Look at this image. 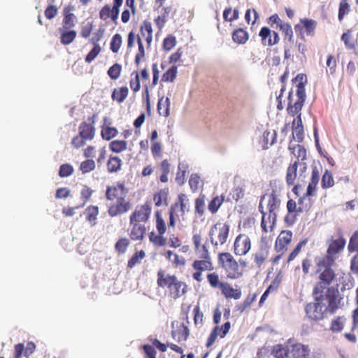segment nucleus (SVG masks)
<instances>
[{"label": "nucleus", "instance_id": "cd10ccee", "mask_svg": "<svg viewBox=\"0 0 358 358\" xmlns=\"http://www.w3.org/2000/svg\"><path fill=\"white\" fill-rule=\"evenodd\" d=\"M317 27V22L313 19L303 18L300 20V23L295 26L296 29H304L306 34L313 36Z\"/></svg>", "mask_w": 358, "mask_h": 358}, {"label": "nucleus", "instance_id": "c756f323", "mask_svg": "<svg viewBox=\"0 0 358 358\" xmlns=\"http://www.w3.org/2000/svg\"><path fill=\"white\" fill-rule=\"evenodd\" d=\"M320 173L318 170L315 168L311 173L310 180L308 183L306 190V195L314 196L316 195L317 185L320 180Z\"/></svg>", "mask_w": 358, "mask_h": 358}, {"label": "nucleus", "instance_id": "13d9d810", "mask_svg": "<svg viewBox=\"0 0 358 358\" xmlns=\"http://www.w3.org/2000/svg\"><path fill=\"white\" fill-rule=\"evenodd\" d=\"M122 69V65L118 63H115L108 69L107 73L110 79L115 80L120 76Z\"/></svg>", "mask_w": 358, "mask_h": 358}, {"label": "nucleus", "instance_id": "f03ea898", "mask_svg": "<svg viewBox=\"0 0 358 358\" xmlns=\"http://www.w3.org/2000/svg\"><path fill=\"white\" fill-rule=\"evenodd\" d=\"M345 244L346 241L342 236L336 239L331 238L327 241L326 254L315 259V273L317 278L336 282L337 273L333 266L336 265L338 255L344 250Z\"/></svg>", "mask_w": 358, "mask_h": 358}, {"label": "nucleus", "instance_id": "8fccbe9b", "mask_svg": "<svg viewBox=\"0 0 358 358\" xmlns=\"http://www.w3.org/2000/svg\"><path fill=\"white\" fill-rule=\"evenodd\" d=\"M280 30L284 35L285 40H287L290 43L294 42L293 31L291 25L288 22H282L278 27Z\"/></svg>", "mask_w": 358, "mask_h": 358}, {"label": "nucleus", "instance_id": "6ab92c4d", "mask_svg": "<svg viewBox=\"0 0 358 358\" xmlns=\"http://www.w3.org/2000/svg\"><path fill=\"white\" fill-rule=\"evenodd\" d=\"M117 202L110 205L108 210V213L110 217H115L128 212L131 208L130 201L122 198L116 199Z\"/></svg>", "mask_w": 358, "mask_h": 358}, {"label": "nucleus", "instance_id": "e433bc0d", "mask_svg": "<svg viewBox=\"0 0 358 358\" xmlns=\"http://www.w3.org/2000/svg\"><path fill=\"white\" fill-rule=\"evenodd\" d=\"M129 94V89L127 86L115 88L112 92L111 98L113 101H116L117 103H122Z\"/></svg>", "mask_w": 358, "mask_h": 358}, {"label": "nucleus", "instance_id": "4c0bfd02", "mask_svg": "<svg viewBox=\"0 0 358 358\" xmlns=\"http://www.w3.org/2000/svg\"><path fill=\"white\" fill-rule=\"evenodd\" d=\"M206 278L209 285L214 289H220L224 282L221 280L220 275L217 271H210L207 273Z\"/></svg>", "mask_w": 358, "mask_h": 358}, {"label": "nucleus", "instance_id": "09e8293b", "mask_svg": "<svg viewBox=\"0 0 358 358\" xmlns=\"http://www.w3.org/2000/svg\"><path fill=\"white\" fill-rule=\"evenodd\" d=\"M346 318L343 316H338L331 321L330 330L334 333L341 332L343 328Z\"/></svg>", "mask_w": 358, "mask_h": 358}, {"label": "nucleus", "instance_id": "f257e3e1", "mask_svg": "<svg viewBox=\"0 0 358 358\" xmlns=\"http://www.w3.org/2000/svg\"><path fill=\"white\" fill-rule=\"evenodd\" d=\"M316 279L312 292L314 301L305 306L306 316L313 322L335 313L340 304L338 290L332 287L335 282L317 277Z\"/></svg>", "mask_w": 358, "mask_h": 358}, {"label": "nucleus", "instance_id": "a18cd8bd", "mask_svg": "<svg viewBox=\"0 0 358 358\" xmlns=\"http://www.w3.org/2000/svg\"><path fill=\"white\" fill-rule=\"evenodd\" d=\"M334 179L333 173L329 170H325L322 175L321 180V187L322 189L331 188L334 185Z\"/></svg>", "mask_w": 358, "mask_h": 358}, {"label": "nucleus", "instance_id": "5fc2aeb1", "mask_svg": "<svg viewBox=\"0 0 358 358\" xmlns=\"http://www.w3.org/2000/svg\"><path fill=\"white\" fill-rule=\"evenodd\" d=\"M96 164L92 159H87L81 162L79 169L83 174L90 173L95 169Z\"/></svg>", "mask_w": 358, "mask_h": 358}, {"label": "nucleus", "instance_id": "f8f14e48", "mask_svg": "<svg viewBox=\"0 0 358 358\" xmlns=\"http://www.w3.org/2000/svg\"><path fill=\"white\" fill-rule=\"evenodd\" d=\"M122 2L123 0H113L112 8L108 4L105 5L99 11L100 19L104 21L110 19L113 22L116 24Z\"/></svg>", "mask_w": 358, "mask_h": 358}, {"label": "nucleus", "instance_id": "0e129e2a", "mask_svg": "<svg viewBox=\"0 0 358 358\" xmlns=\"http://www.w3.org/2000/svg\"><path fill=\"white\" fill-rule=\"evenodd\" d=\"M348 250L350 253L355 252L358 253V231H355L350 238Z\"/></svg>", "mask_w": 358, "mask_h": 358}, {"label": "nucleus", "instance_id": "bf43d9fd", "mask_svg": "<svg viewBox=\"0 0 358 358\" xmlns=\"http://www.w3.org/2000/svg\"><path fill=\"white\" fill-rule=\"evenodd\" d=\"M308 243L307 239H303L294 248V249L292 251V252L289 255L288 258L287 259V263L289 264L292 261H293L300 253L302 247L305 246L306 243Z\"/></svg>", "mask_w": 358, "mask_h": 358}, {"label": "nucleus", "instance_id": "20e7f679", "mask_svg": "<svg viewBox=\"0 0 358 358\" xmlns=\"http://www.w3.org/2000/svg\"><path fill=\"white\" fill-rule=\"evenodd\" d=\"M157 276V285L164 289L170 298L178 299L187 292V284L180 280L176 275L166 273L164 270L159 269Z\"/></svg>", "mask_w": 358, "mask_h": 358}, {"label": "nucleus", "instance_id": "423d86ee", "mask_svg": "<svg viewBox=\"0 0 358 358\" xmlns=\"http://www.w3.org/2000/svg\"><path fill=\"white\" fill-rule=\"evenodd\" d=\"M97 115L93 114L91 117L87 118V122L80 123L78 127V134L74 136L71 141L72 145L78 149L84 146L87 141H92L95 136V120Z\"/></svg>", "mask_w": 358, "mask_h": 358}, {"label": "nucleus", "instance_id": "4d7b16f0", "mask_svg": "<svg viewBox=\"0 0 358 358\" xmlns=\"http://www.w3.org/2000/svg\"><path fill=\"white\" fill-rule=\"evenodd\" d=\"M145 257V253L143 250L136 251L129 260L127 267L132 268L136 264L140 263Z\"/></svg>", "mask_w": 358, "mask_h": 358}, {"label": "nucleus", "instance_id": "72a5a7b5", "mask_svg": "<svg viewBox=\"0 0 358 358\" xmlns=\"http://www.w3.org/2000/svg\"><path fill=\"white\" fill-rule=\"evenodd\" d=\"M168 189H162L156 192L153 195V201L155 206H168Z\"/></svg>", "mask_w": 358, "mask_h": 358}, {"label": "nucleus", "instance_id": "dca6fc26", "mask_svg": "<svg viewBox=\"0 0 358 358\" xmlns=\"http://www.w3.org/2000/svg\"><path fill=\"white\" fill-rule=\"evenodd\" d=\"M258 210L262 214L261 228L264 233L272 231L277 220V213L265 210L264 206L259 203Z\"/></svg>", "mask_w": 358, "mask_h": 358}, {"label": "nucleus", "instance_id": "2f4dec72", "mask_svg": "<svg viewBox=\"0 0 358 358\" xmlns=\"http://www.w3.org/2000/svg\"><path fill=\"white\" fill-rule=\"evenodd\" d=\"M140 32L142 37L145 38L148 46L152 41V23L148 20H144L140 27Z\"/></svg>", "mask_w": 358, "mask_h": 358}, {"label": "nucleus", "instance_id": "37998d69", "mask_svg": "<svg viewBox=\"0 0 358 358\" xmlns=\"http://www.w3.org/2000/svg\"><path fill=\"white\" fill-rule=\"evenodd\" d=\"M350 0H341L338 6V19L341 22L351 11Z\"/></svg>", "mask_w": 358, "mask_h": 358}, {"label": "nucleus", "instance_id": "4be33fe9", "mask_svg": "<svg viewBox=\"0 0 358 358\" xmlns=\"http://www.w3.org/2000/svg\"><path fill=\"white\" fill-rule=\"evenodd\" d=\"M192 240L194 252L199 257H211L206 244L202 243L203 238L200 232L194 233Z\"/></svg>", "mask_w": 358, "mask_h": 358}, {"label": "nucleus", "instance_id": "5701e85b", "mask_svg": "<svg viewBox=\"0 0 358 358\" xmlns=\"http://www.w3.org/2000/svg\"><path fill=\"white\" fill-rule=\"evenodd\" d=\"M292 232L289 230L282 231L278 235L275 243V249L278 252L284 253L287 250V245L292 240Z\"/></svg>", "mask_w": 358, "mask_h": 358}, {"label": "nucleus", "instance_id": "49530a36", "mask_svg": "<svg viewBox=\"0 0 358 358\" xmlns=\"http://www.w3.org/2000/svg\"><path fill=\"white\" fill-rule=\"evenodd\" d=\"M310 196L305 194L298 200V211L300 213L308 212L312 207V201L310 199Z\"/></svg>", "mask_w": 358, "mask_h": 358}, {"label": "nucleus", "instance_id": "4468645a", "mask_svg": "<svg viewBox=\"0 0 358 358\" xmlns=\"http://www.w3.org/2000/svg\"><path fill=\"white\" fill-rule=\"evenodd\" d=\"M234 253L237 256L245 255L251 249V240L245 234H238L234 243Z\"/></svg>", "mask_w": 358, "mask_h": 358}, {"label": "nucleus", "instance_id": "473e14b6", "mask_svg": "<svg viewBox=\"0 0 358 358\" xmlns=\"http://www.w3.org/2000/svg\"><path fill=\"white\" fill-rule=\"evenodd\" d=\"M122 161L117 156L110 155L107 161V171L109 173H117L122 169Z\"/></svg>", "mask_w": 358, "mask_h": 358}, {"label": "nucleus", "instance_id": "412c9836", "mask_svg": "<svg viewBox=\"0 0 358 358\" xmlns=\"http://www.w3.org/2000/svg\"><path fill=\"white\" fill-rule=\"evenodd\" d=\"M290 355V358H311V352L309 345L297 343L291 345L290 349H287Z\"/></svg>", "mask_w": 358, "mask_h": 358}, {"label": "nucleus", "instance_id": "2eb2a0df", "mask_svg": "<svg viewBox=\"0 0 358 358\" xmlns=\"http://www.w3.org/2000/svg\"><path fill=\"white\" fill-rule=\"evenodd\" d=\"M128 194V189L124 182H117L113 185L108 186L106 190V198L109 201L125 198Z\"/></svg>", "mask_w": 358, "mask_h": 358}, {"label": "nucleus", "instance_id": "69168bd1", "mask_svg": "<svg viewBox=\"0 0 358 358\" xmlns=\"http://www.w3.org/2000/svg\"><path fill=\"white\" fill-rule=\"evenodd\" d=\"M122 36L120 34H115L110 41V50L113 52L117 53L118 52L121 45H122Z\"/></svg>", "mask_w": 358, "mask_h": 358}, {"label": "nucleus", "instance_id": "1a4fd4ad", "mask_svg": "<svg viewBox=\"0 0 358 358\" xmlns=\"http://www.w3.org/2000/svg\"><path fill=\"white\" fill-rule=\"evenodd\" d=\"M192 276L197 282H202L203 273L213 271V262L211 257H200L194 259L192 263Z\"/></svg>", "mask_w": 358, "mask_h": 358}, {"label": "nucleus", "instance_id": "0eeeda50", "mask_svg": "<svg viewBox=\"0 0 358 358\" xmlns=\"http://www.w3.org/2000/svg\"><path fill=\"white\" fill-rule=\"evenodd\" d=\"M189 210V201L185 194H180L177 200L169 208V227L174 228L177 222L185 220V215Z\"/></svg>", "mask_w": 358, "mask_h": 358}, {"label": "nucleus", "instance_id": "603ef678", "mask_svg": "<svg viewBox=\"0 0 358 358\" xmlns=\"http://www.w3.org/2000/svg\"><path fill=\"white\" fill-rule=\"evenodd\" d=\"M271 354L274 358H288L289 357V351L281 344L274 345Z\"/></svg>", "mask_w": 358, "mask_h": 358}, {"label": "nucleus", "instance_id": "6e6552de", "mask_svg": "<svg viewBox=\"0 0 358 358\" xmlns=\"http://www.w3.org/2000/svg\"><path fill=\"white\" fill-rule=\"evenodd\" d=\"M231 227L229 222L218 221L209 230L208 236L214 247L224 245L229 238Z\"/></svg>", "mask_w": 358, "mask_h": 358}, {"label": "nucleus", "instance_id": "774afa93", "mask_svg": "<svg viewBox=\"0 0 358 358\" xmlns=\"http://www.w3.org/2000/svg\"><path fill=\"white\" fill-rule=\"evenodd\" d=\"M201 180L199 176L196 173L192 174L189 180V185L192 192H196L201 187Z\"/></svg>", "mask_w": 358, "mask_h": 358}, {"label": "nucleus", "instance_id": "052dcab7", "mask_svg": "<svg viewBox=\"0 0 358 358\" xmlns=\"http://www.w3.org/2000/svg\"><path fill=\"white\" fill-rule=\"evenodd\" d=\"M163 10L164 13L162 14V15H159L154 20L156 26L159 29H162L164 27L166 22V17L170 12V8L164 7L163 8Z\"/></svg>", "mask_w": 358, "mask_h": 358}, {"label": "nucleus", "instance_id": "7c9ffc66", "mask_svg": "<svg viewBox=\"0 0 358 358\" xmlns=\"http://www.w3.org/2000/svg\"><path fill=\"white\" fill-rule=\"evenodd\" d=\"M222 294L227 299H239L241 297V290L240 289L233 288L229 283L225 282L220 289Z\"/></svg>", "mask_w": 358, "mask_h": 358}, {"label": "nucleus", "instance_id": "a878e982", "mask_svg": "<svg viewBox=\"0 0 358 358\" xmlns=\"http://www.w3.org/2000/svg\"><path fill=\"white\" fill-rule=\"evenodd\" d=\"M72 6H66L63 10L62 27L64 29H72L75 27L76 22V17L71 11L73 10Z\"/></svg>", "mask_w": 358, "mask_h": 358}, {"label": "nucleus", "instance_id": "ea45409f", "mask_svg": "<svg viewBox=\"0 0 358 358\" xmlns=\"http://www.w3.org/2000/svg\"><path fill=\"white\" fill-rule=\"evenodd\" d=\"M84 213L86 215V220L89 222L92 226H94L96 224V219L99 215V208L96 206H88Z\"/></svg>", "mask_w": 358, "mask_h": 358}, {"label": "nucleus", "instance_id": "c9c22d12", "mask_svg": "<svg viewBox=\"0 0 358 358\" xmlns=\"http://www.w3.org/2000/svg\"><path fill=\"white\" fill-rule=\"evenodd\" d=\"M298 165L299 163L294 162L293 164H289L287 169L286 182L288 186H292L295 182V180L297 177Z\"/></svg>", "mask_w": 358, "mask_h": 358}, {"label": "nucleus", "instance_id": "3c124183", "mask_svg": "<svg viewBox=\"0 0 358 358\" xmlns=\"http://www.w3.org/2000/svg\"><path fill=\"white\" fill-rule=\"evenodd\" d=\"M118 134L117 129L115 127L103 125L101 127V137L106 141H110L115 137Z\"/></svg>", "mask_w": 358, "mask_h": 358}, {"label": "nucleus", "instance_id": "6e6d98bb", "mask_svg": "<svg viewBox=\"0 0 358 358\" xmlns=\"http://www.w3.org/2000/svg\"><path fill=\"white\" fill-rule=\"evenodd\" d=\"M178 68L176 66H172L167 71H166L162 77L163 82H173L177 76Z\"/></svg>", "mask_w": 358, "mask_h": 358}, {"label": "nucleus", "instance_id": "58836bf2", "mask_svg": "<svg viewBox=\"0 0 358 358\" xmlns=\"http://www.w3.org/2000/svg\"><path fill=\"white\" fill-rule=\"evenodd\" d=\"M277 132L275 130H266L263 134V148H268L276 142Z\"/></svg>", "mask_w": 358, "mask_h": 358}, {"label": "nucleus", "instance_id": "f704fd0d", "mask_svg": "<svg viewBox=\"0 0 358 358\" xmlns=\"http://www.w3.org/2000/svg\"><path fill=\"white\" fill-rule=\"evenodd\" d=\"M171 101L169 97H162L157 103V111L162 116L167 117L170 115Z\"/></svg>", "mask_w": 358, "mask_h": 358}, {"label": "nucleus", "instance_id": "7ed1b4c3", "mask_svg": "<svg viewBox=\"0 0 358 358\" xmlns=\"http://www.w3.org/2000/svg\"><path fill=\"white\" fill-rule=\"evenodd\" d=\"M292 82L296 83V94L297 100L293 103L292 91L289 92L287 112L292 115H296V118L292 122V134L296 136L298 142L303 141L304 138V129L301 119V109L306 100L305 85L307 83V78L305 74L299 73L293 80Z\"/></svg>", "mask_w": 358, "mask_h": 358}, {"label": "nucleus", "instance_id": "79ce46f5", "mask_svg": "<svg viewBox=\"0 0 358 358\" xmlns=\"http://www.w3.org/2000/svg\"><path fill=\"white\" fill-rule=\"evenodd\" d=\"M249 38L248 32L242 28L234 30L232 33L233 41L238 44L245 43Z\"/></svg>", "mask_w": 358, "mask_h": 358}, {"label": "nucleus", "instance_id": "b1692460", "mask_svg": "<svg viewBox=\"0 0 358 358\" xmlns=\"http://www.w3.org/2000/svg\"><path fill=\"white\" fill-rule=\"evenodd\" d=\"M129 238L132 241H143L147 231L145 224L129 222Z\"/></svg>", "mask_w": 358, "mask_h": 358}, {"label": "nucleus", "instance_id": "39448f33", "mask_svg": "<svg viewBox=\"0 0 358 358\" xmlns=\"http://www.w3.org/2000/svg\"><path fill=\"white\" fill-rule=\"evenodd\" d=\"M217 262L218 265L224 271L227 278L231 280L242 278L248 266V263L245 259H240L236 261L229 252L219 253Z\"/></svg>", "mask_w": 358, "mask_h": 358}, {"label": "nucleus", "instance_id": "338daca9", "mask_svg": "<svg viewBox=\"0 0 358 358\" xmlns=\"http://www.w3.org/2000/svg\"><path fill=\"white\" fill-rule=\"evenodd\" d=\"M268 252L267 251H259L253 255L254 262L255 265L260 268L265 260L267 259Z\"/></svg>", "mask_w": 358, "mask_h": 358}, {"label": "nucleus", "instance_id": "c85d7f7f", "mask_svg": "<svg viewBox=\"0 0 358 358\" xmlns=\"http://www.w3.org/2000/svg\"><path fill=\"white\" fill-rule=\"evenodd\" d=\"M60 42L62 45H67L73 42L77 36L76 31L71 29L59 28Z\"/></svg>", "mask_w": 358, "mask_h": 358}, {"label": "nucleus", "instance_id": "680f3d73", "mask_svg": "<svg viewBox=\"0 0 358 358\" xmlns=\"http://www.w3.org/2000/svg\"><path fill=\"white\" fill-rule=\"evenodd\" d=\"M239 17V13L237 9L232 10L231 7L227 8L223 12V18L225 21L232 22Z\"/></svg>", "mask_w": 358, "mask_h": 358}, {"label": "nucleus", "instance_id": "aec40b11", "mask_svg": "<svg viewBox=\"0 0 358 358\" xmlns=\"http://www.w3.org/2000/svg\"><path fill=\"white\" fill-rule=\"evenodd\" d=\"M259 36L261 38L262 45L264 46H273L278 44L280 41L278 34L275 31H271L267 27L261 29Z\"/></svg>", "mask_w": 358, "mask_h": 358}, {"label": "nucleus", "instance_id": "de8ad7c7", "mask_svg": "<svg viewBox=\"0 0 358 358\" xmlns=\"http://www.w3.org/2000/svg\"><path fill=\"white\" fill-rule=\"evenodd\" d=\"M110 150L115 153H120L127 148V143L124 140H114L109 144Z\"/></svg>", "mask_w": 358, "mask_h": 358}, {"label": "nucleus", "instance_id": "ddd939ff", "mask_svg": "<svg viewBox=\"0 0 358 358\" xmlns=\"http://www.w3.org/2000/svg\"><path fill=\"white\" fill-rule=\"evenodd\" d=\"M171 337L178 343L185 342L189 336V329L187 324L179 321H174L171 324Z\"/></svg>", "mask_w": 358, "mask_h": 358}, {"label": "nucleus", "instance_id": "393cba45", "mask_svg": "<svg viewBox=\"0 0 358 358\" xmlns=\"http://www.w3.org/2000/svg\"><path fill=\"white\" fill-rule=\"evenodd\" d=\"M161 255L164 256L175 268L185 266L186 264V259L184 257L180 256L170 250H164V252H161Z\"/></svg>", "mask_w": 358, "mask_h": 358}, {"label": "nucleus", "instance_id": "f3484780", "mask_svg": "<svg viewBox=\"0 0 358 358\" xmlns=\"http://www.w3.org/2000/svg\"><path fill=\"white\" fill-rule=\"evenodd\" d=\"M266 201V208L268 212L277 213L280 206V199L277 194L275 189H273L271 193H266L260 197L259 203L263 206V202Z\"/></svg>", "mask_w": 358, "mask_h": 358}, {"label": "nucleus", "instance_id": "864d4df0", "mask_svg": "<svg viewBox=\"0 0 358 358\" xmlns=\"http://www.w3.org/2000/svg\"><path fill=\"white\" fill-rule=\"evenodd\" d=\"M140 74L137 71H134L131 73V79L129 86L134 92H137L141 89Z\"/></svg>", "mask_w": 358, "mask_h": 358}, {"label": "nucleus", "instance_id": "a19ab883", "mask_svg": "<svg viewBox=\"0 0 358 358\" xmlns=\"http://www.w3.org/2000/svg\"><path fill=\"white\" fill-rule=\"evenodd\" d=\"M206 196L204 194H200L194 201V213L199 217H202L206 210Z\"/></svg>", "mask_w": 358, "mask_h": 358}, {"label": "nucleus", "instance_id": "e2e57ef3", "mask_svg": "<svg viewBox=\"0 0 358 358\" xmlns=\"http://www.w3.org/2000/svg\"><path fill=\"white\" fill-rule=\"evenodd\" d=\"M283 275L281 271H279L274 279L272 280L270 285L267 287V289L271 291V292H274L278 290L279 288L282 281Z\"/></svg>", "mask_w": 358, "mask_h": 358}, {"label": "nucleus", "instance_id": "9d476101", "mask_svg": "<svg viewBox=\"0 0 358 358\" xmlns=\"http://www.w3.org/2000/svg\"><path fill=\"white\" fill-rule=\"evenodd\" d=\"M156 229L157 234L152 231L149 234V241L156 247H164L167 243L166 238L164 236L166 227L165 221L162 213L159 210L155 212Z\"/></svg>", "mask_w": 358, "mask_h": 358}, {"label": "nucleus", "instance_id": "a211bd4d", "mask_svg": "<svg viewBox=\"0 0 358 358\" xmlns=\"http://www.w3.org/2000/svg\"><path fill=\"white\" fill-rule=\"evenodd\" d=\"M231 328V323L226 322L222 326L216 325L210 332L206 342V347L209 348L213 345L217 338L220 336L221 338L225 337Z\"/></svg>", "mask_w": 358, "mask_h": 358}, {"label": "nucleus", "instance_id": "9b49d317", "mask_svg": "<svg viewBox=\"0 0 358 358\" xmlns=\"http://www.w3.org/2000/svg\"><path fill=\"white\" fill-rule=\"evenodd\" d=\"M151 213V201H146L143 204L136 206L134 210L129 215V222L145 224L150 220Z\"/></svg>", "mask_w": 358, "mask_h": 358}, {"label": "nucleus", "instance_id": "bb28decb", "mask_svg": "<svg viewBox=\"0 0 358 358\" xmlns=\"http://www.w3.org/2000/svg\"><path fill=\"white\" fill-rule=\"evenodd\" d=\"M149 341L152 343L155 348H157L162 352H165L167 350V348L169 347L173 351L181 355L183 353L182 348L174 343H168L167 344H164L161 343L158 339L152 338H149Z\"/></svg>", "mask_w": 358, "mask_h": 358}, {"label": "nucleus", "instance_id": "c03bdc74", "mask_svg": "<svg viewBox=\"0 0 358 358\" xmlns=\"http://www.w3.org/2000/svg\"><path fill=\"white\" fill-rule=\"evenodd\" d=\"M224 201V196L223 195L216 196L213 197L208 205V209L212 214H215L220 207Z\"/></svg>", "mask_w": 358, "mask_h": 358}]
</instances>
